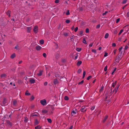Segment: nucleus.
<instances>
[{
  "label": "nucleus",
  "instance_id": "nucleus-1",
  "mask_svg": "<svg viewBox=\"0 0 129 129\" xmlns=\"http://www.w3.org/2000/svg\"><path fill=\"white\" fill-rule=\"evenodd\" d=\"M40 102L41 104L43 106L47 104L46 101L45 99L41 100Z\"/></svg>",
  "mask_w": 129,
  "mask_h": 129
},
{
  "label": "nucleus",
  "instance_id": "nucleus-2",
  "mask_svg": "<svg viewBox=\"0 0 129 129\" xmlns=\"http://www.w3.org/2000/svg\"><path fill=\"white\" fill-rule=\"evenodd\" d=\"M38 27L36 26L34 27L33 31L35 33H37L38 31Z\"/></svg>",
  "mask_w": 129,
  "mask_h": 129
},
{
  "label": "nucleus",
  "instance_id": "nucleus-3",
  "mask_svg": "<svg viewBox=\"0 0 129 129\" xmlns=\"http://www.w3.org/2000/svg\"><path fill=\"white\" fill-rule=\"evenodd\" d=\"M77 109H75V110H73L71 113L72 116H75V115L77 114Z\"/></svg>",
  "mask_w": 129,
  "mask_h": 129
},
{
  "label": "nucleus",
  "instance_id": "nucleus-4",
  "mask_svg": "<svg viewBox=\"0 0 129 129\" xmlns=\"http://www.w3.org/2000/svg\"><path fill=\"white\" fill-rule=\"evenodd\" d=\"M84 35L83 34V31L82 30H81L80 31L79 33V34L78 35L79 36H81Z\"/></svg>",
  "mask_w": 129,
  "mask_h": 129
},
{
  "label": "nucleus",
  "instance_id": "nucleus-5",
  "mask_svg": "<svg viewBox=\"0 0 129 129\" xmlns=\"http://www.w3.org/2000/svg\"><path fill=\"white\" fill-rule=\"evenodd\" d=\"M7 125H8L10 126H12V124L11 122L9 120H7L6 121Z\"/></svg>",
  "mask_w": 129,
  "mask_h": 129
},
{
  "label": "nucleus",
  "instance_id": "nucleus-6",
  "mask_svg": "<svg viewBox=\"0 0 129 129\" xmlns=\"http://www.w3.org/2000/svg\"><path fill=\"white\" fill-rule=\"evenodd\" d=\"M6 101L5 99H4L3 101V103H2L1 105L2 106L6 105Z\"/></svg>",
  "mask_w": 129,
  "mask_h": 129
},
{
  "label": "nucleus",
  "instance_id": "nucleus-7",
  "mask_svg": "<svg viewBox=\"0 0 129 129\" xmlns=\"http://www.w3.org/2000/svg\"><path fill=\"white\" fill-rule=\"evenodd\" d=\"M41 48L42 47L40 46H38L36 47V48L37 50H40L41 49Z\"/></svg>",
  "mask_w": 129,
  "mask_h": 129
},
{
  "label": "nucleus",
  "instance_id": "nucleus-8",
  "mask_svg": "<svg viewBox=\"0 0 129 129\" xmlns=\"http://www.w3.org/2000/svg\"><path fill=\"white\" fill-rule=\"evenodd\" d=\"M108 116L107 115H106L105 117H104V119L103 120V123L108 118Z\"/></svg>",
  "mask_w": 129,
  "mask_h": 129
},
{
  "label": "nucleus",
  "instance_id": "nucleus-9",
  "mask_svg": "<svg viewBox=\"0 0 129 129\" xmlns=\"http://www.w3.org/2000/svg\"><path fill=\"white\" fill-rule=\"evenodd\" d=\"M85 107L84 106H83L81 108L80 110L79 111H81V112H82V111H83L84 110V109L85 108Z\"/></svg>",
  "mask_w": 129,
  "mask_h": 129
},
{
  "label": "nucleus",
  "instance_id": "nucleus-10",
  "mask_svg": "<svg viewBox=\"0 0 129 129\" xmlns=\"http://www.w3.org/2000/svg\"><path fill=\"white\" fill-rule=\"evenodd\" d=\"M82 62L81 61H78L77 63V66H80V65L82 63Z\"/></svg>",
  "mask_w": 129,
  "mask_h": 129
},
{
  "label": "nucleus",
  "instance_id": "nucleus-11",
  "mask_svg": "<svg viewBox=\"0 0 129 129\" xmlns=\"http://www.w3.org/2000/svg\"><path fill=\"white\" fill-rule=\"evenodd\" d=\"M43 71H40L39 72L37 73V75L39 76H40L42 75Z\"/></svg>",
  "mask_w": 129,
  "mask_h": 129
},
{
  "label": "nucleus",
  "instance_id": "nucleus-12",
  "mask_svg": "<svg viewBox=\"0 0 129 129\" xmlns=\"http://www.w3.org/2000/svg\"><path fill=\"white\" fill-rule=\"evenodd\" d=\"M10 12L11 11L9 10H8L6 12L8 16L9 17H10Z\"/></svg>",
  "mask_w": 129,
  "mask_h": 129
},
{
  "label": "nucleus",
  "instance_id": "nucleus-13",
  "mask_svg": "<svg viewBox=\"0 0 129 129\" xmlns=\"http://www.w3.org/2000/svg\"><path fill=\"white\" fill-rule=\"evenodd\" d=\"M31 27H27V31L28 33L30 32Z\"/></svg>",
  "mask_w": 129,
  "mask_h": 129
},
{
  "label": "nucleus",
  "instance_id": "nucleus-14",
  "mask_svg": "<svg viewBox=\"0 0 129 129\" xmlns=\"http://www.w3.org/2000/svg\"><path fill=\"white\" fill-rule=\"evenodd\" d=\"M29 82L31 83H34L35 82V80L34 79H31L29 80Z\"/></svg>",
  "mask_w": 129,
  "mask_h": 129
},
{
  "label": "nucleus",
  "instance_id": "nucleus-15",
  "mask_svg": "<svg viewBox=\"0 0 129 129\" xmlns=\"http://www.w3.org/2000/svg\"><path fill=\"white\" fill-rule=\"evenodd\" d=\"M117 83V81H116L115 82L113 83L112 84V87L114 88L115 86V85Z\"/></svg>",
  "mask_w": 129,
  "mask_h": 129
},
{
  "label": "nucleus",
  "instance_id": "nucleus-16",
  "mask_svg": "<svg viewBox=\"0 0 129 129\" xmlns=\"http://www.w3.org/2000/svg\"><path fill=\"white\" fill-rule=\"evenodd\" d=\"M58 83V81L57 79H56L54 80V83L55 84H57Z\"/></svg>",
  "mask_w": 129,
  "mask_h": 129
},
{
  "label": "nucleus",
  "instance_id": "nucleus-17",
  "mask_svg": "<svg viewBox=\"0 0 129 129\" xmlns=\"http://www.w3.org/2000/svg\"><path fill=\"white\" fill-rule=\"evenodd\" d=\"M13 104L14 106H16L17 104V101L16 100L13 101Z\"/></svg>",
  "mask_w": 129,
  "mask_h": 129
},
{
  "label": "nucleus",
  "instance_id": "nucleus-18",
  "mask_svg": "<svg viewBox=\"0 0 129 129\" xmlns=\"http://www.w3.org/2000/svg\"><path fill=\"white\" fill-rule=\"evenodd\" d=\"M41 128V126L40 125H38L37 126L35 127V129H40Z\"/></svg>",
  "mask_w": 129,
  "mask_h": 129
},
{
  "label": "nucleus",
  "instance_id": "nucleus-19",
  "mask_svg": "<svg viewBox=\"0 0 129 129\" xmlns=\"http://www.w3.org/2000/svg\"><path fill=\"white\" fill-rule=\"evenodd\" d=\"M118 89V87H117L113 91H114L115 93H116L117 92V91Z\"/></svg>",
  "mask_w": 129,
  "mask_h": 129
},
{
  "label": "nucleus",
  "instance_id": "nucleus-20",
  "mask_svg": "<svg viewBox=\"0 0 129 129\" xmlns=\"http://www.w3.org/2000/svg\"><path fill=\"white\" fill-rule=\"evenodd\" d=\"M25 94V95H29L30 94V93L28 92V90H26V91Z\"/></svg>",
  "mask_w": 129,
  "mask_h": 129
},
{
  "label": "nucleus",
  "instance_id": "nucleus-21",
  "mask_svg": "<svg viewBox=\"0 0 129 129\" xmlns=\"http://www.w3.org/2000/svg\"><path fill=\"white\" fill-rule=\"evenodd\" d=\"M48 112V111L47 110L45 109L43 110L42 111V112L43 113H47Z\"/></svg>",
  "mask_w": 129,
  "mask_h": 129
},
{
  "label": "nucleus",
  "instance_id": "nucleus-22",
  "mask_svg": "<svg viewBox=\"0 0 129 129\" xmlns=\"http://www.w3.org/2000/svg\"><path fill=\"white\" fill-rule=\"evenodd\" d=\"M15 56V53L13 54L11 56V58L13 59L14 58Z\"/></svg>",
  "mask_w": 129,
  "mask_h": 129
},
{
  "label": "nucleus",
  "instance_id": "nucleus-23",
  "mask_svg": "<svg viewBox=\"0 0 129 129\" xmlns=\"http://www.w3.org/2000/svg\"><path fill=\"white\" fill-rule=\"evenodd\" d=\"M109 34L108 33H106L105 35V39H107L108 38L109 36Z\"/></svg>",
  "mask_w": 129,
  "mask_h": 129
},
{
  "label": "nucleus",
  "instance_id": "nucleus-24",
  "mask_svg": "<svg viewBox=\"0 0 129 129\" xmlns=\"http://www.w3.org/2000/svg\"><path fill=\"white\" fill-rule=\"evenodd\" d=\"M44 41L43 40H40V43L41 44H43L44 43Z\"/></svg>",
  "mask_w": 129,
  "mask_h": 129
},
{
  "label": "nucleus",
  "instance_id": "nucleus-25",
  "mask_svg": "<svg viewBox=\"0 0 129 129\" xmlns=\"http://www.w3.org/2000/svg\"><path fill=\"white\" fill-rule=\"evenodd\" d=\"M83 43L85 44H87L85 39V38H84L83 39Z\"/></svg>",
  "mask_w": 129,
  "mask_h": 129
},
{
  "label": "nucleus",
  "instance_id": "nucleus-26",
  "mask_svg": "<svg viewBox=\"0 0 129 129\" xmlns=\"http://www.w3.org/2000/svg\"><path fill=\"white\" fill-rule=\"evenodd\" d=\"M47 120L49 123H51L52 122V120L51 119L47 118Z\"/></svg>",
  "mask_w": 129,
  "mask_h": 129
},
{
  "label": "nucleus",
  "instance_id": "nucleus-27",
  "mask_svg": "<svg viewBox=\"0 0 129 129\" xmlns=\"http://www.w3.org/2000/svg\"><path fill=\"white\" fill-rule=\"evenodd\" d=\"M64 99L65 100L67 101V100H69V98L68 97V96H65L64 97Z\"/></svg>",
  "mask_w": 129,
  "mask_h": 129
},
{
  "label": "nucleus",
  "instance_id": "nucleus-28",
  "mask_svg": "<svg viewBox=\"0 0 129 129\" xmlns=\"http://www.w3.org/2000/svg\"><path fill=\"white\" fill-rule=\"evenodd\" d=\"M123 29H122L121 30H120V31L119 32V33L118 34V35H120L121 34V33L123 32Z\"/></svg>",
  "mask_w": 129,
  "mask_h": 129
},
{
  "label": "nucleus",
  "instance_id": "nucleus-29",
  "mask_svg": "<svg viewBox=\"0 0 129 129\" xmlns=\"http://www.w3.org/2000/svg\"><path fill=\"white\" fill-rule=\"evenodd\" d=\"M104 89V87L103 86H102L101 87V88L100 89V90L99 91L100 92L102 91Z\"/></svg>",
  "mask_w": 129,
  "mask_h": 129
},
{
  "label": "nucleus",
  "instance_id": "nucleus-30",
  "mask_svg": "<svg viewBox=\"0 0 129 129\" xmlns=\"http://www.w3.org/2000/svg\"><path fill=\"white\" fill-rule=\"evenodd\" d=\"M116 68H115L113 70V72H112L111 73V74L112 75H113V74L116 71Z\"/></svg>",
  "mask_w": 129,
  "mask_h": 129
},
{
  "label": "nucleus",
  "instance_id": "nucleus-31",
  "mask_svg": "<svg viewBox=\"0 0 129 129\" xmlns=\"http://www.w3.org/2000/svg\"><path fill=\"white\" fill-rule=\"evenodd\" d=\"M85 75V71H84L83 72V77H82L83 78L84 77Z\"/></svg>",
  "mask_w": 129,
  "mask_h": 129
},
{
  "label": "nucleus",
  "instance_id": "nucleus-32",
  "mask_svg": "<svg viewBox=\"0 0 129 129\" xmlns=\"http://www.w3.org/2000/svg\"><path fill=\"white\" fill-rule=\"evenodd\" d=\"M81 48H77L76 50L78 52H79L81 51Z\"/></svg>",
  "mask_w": 129,
  "mask_h": 129
},
{
  "label": "nucleus",
  "instance_id": "nucleus-33",
  "mask_svg": "<svg viewBox=\"0 0 129 129\" xmlns=\"http://www.w3.org/2000/svg\"><path fill=\"white\" fill-rule=\"evenodd\" d=\"M24 119H24V121L25 122H27L28 120V118H27V117H25L24 118Z\"/></svg>",
  "mask_w": 129,
  "mask_h": 129
},
{
  "label": "nucleus",
  "instance_id": "nucleus-34",
  "mask_svg": "<svg viewBox=\"0 0 129 129\" xmlns=\"http://www.w3.org/2000/svg\"><path fill=\"white\" fill-rule=\"evenodd\" d=\"M34 97L33 96H32L30 99V101H33L34 99Z\"/></svg>",
  "mask_w": 129,
  "mask_h": 129
},
{
  "label": "nucleus",
  "instance_id": "nucleus-35",
  "mask_svg": "<svg viewBox=\"0 0 129 129\" xmlns=\"http://www.w3.org/2000/svg\"><path fill=\"white\" fill-rule=\"evenodd\" d=\"M6 74H2L1 75V77L2 78H3V77H5L6 76Z\"/></svg>",
  "mask_w": 129,
  "mask_h": 129
},
{
  "label": "nucleus",
  "instance_id": "nucleus-36",
  "mask_svg": "<svg viewBox=\"0 0 129 129\" xmlns=\"http://www.w3.org/2000/svg\"><path fill=\"white\" fill-rule=\"evenodd\" d=\"M81 71V69H79L77 71L78 73L79 74L80 73Z\"/></svg>",
  "mask_w": 129,
  "mask_h": 129
},
{
  "label": "nucleus",
  "instance_id": "nucleus-37",
  "mask_svg": "<svg viewBox=\"0 0 129 129\" xmlns=\"http://www.w3.org/2000/svg\"><path fill=\"white\" fill-rule=\"evenodd\" d=\"M83 82H84V81L83 80H82L81 82H79L78 83V84L79 85L82 84H83Z\"/></svg>",
  "mask_w": 129,
  "mask_h": 129
},
{
  "label": "nucleus",
  "instance_id": "nucleus-38",
  "mask_svg": "<svg viewBox=\"0 0 129 129\" xmlns=\"http://www.w3.org/2000/svg\"><path fill=\"white\" fill-rule=\"evenodd\" d=\"M92 77L91 76H89L87 78V80H89L91 78H92Z\"/></svg>",
  "mask_w": 129,
  "mask_h": 129
},
{
  "label": "nucleus",
  "instance_id": "nucleus-39",
  "mask_svg": "<svg viewBox=\"0 0 129 129\" xmlns=\"http://www.w3.org/2000/svg\"><path fill=\"white\" fill-rule=\"evenodd\" d=\"M70 14V13L69 12V10H67V12L66 13V14L67 15H69Z\"/></svg>",
  "mask_w": 129,
  "mask_h": 129
},
{
  "label": "nucleus",
  "instance_id": "nucleus-40",
  "mask_svg": "<svg viewBox=\"0 0 129 129\" xmlns=\"http://www.w3.org/2000/svg\"><path fill=\"white\" fill-rule=\"evenodd\" d=\"M86 32L87 33H88L89 32V29L88 28H87L86 29V30H85Z\"/></svg>",
  "mask_w": 129,
  "mask_h": 129
},
{
  "label": "nucleus",
  "instance_id": "nucleus-41",
  "mask_svg": "<svg viewBox=\"0 0 129 129\" xmlns=\"http://www.w3.org/2000/svg\"><path fill=\"white\" fill-rule=\"evenodd\" d=\"M70 22V21L69 20H67L66 21V22L67 23H69Z\"/></svg>",
  "mask_w": 129,
  "mask_h": 129
},
{
  "label": "nucleus",
  "instance_id": "nucleus-42",
  "mask_svg": "<svg viewBox=\"0 0 129 129\" xmlns=\"http://www.w3.org/2000/svg\"><path fill=\"white\" fill-rule=\"evenodd\" d=\"M126 0H123L122 2V3L123 4H125L126 3Z\"/></svg>",
  "mask_w": 129,
  "mask_h": 129
},
{
  "label": "nucleus",
  "instance_id": "nucleus-43",
  "mask_svg": "<svg viewBox=\"0 0 129 129\" xmlns=\"http://www.w3.org/2000/svg\"><path fill=\"white\" fill-rule=\"evenodd\" d=\"M121 55H119L118 56V57H117L118 59L119 60H120L121 58Z\"/></svg>",
  "mask_w": 129,
  "mask_h": 129
},
{
  "label": "nucleus",
  "instance_id": "nucleus-44",
  "mask_svg": "<svg viewBox=\"0 0 129 129\" xmlns=\"http://www.w3.org/2000/svg\"><path fill=\"white\" fill-rule=\"evenodd\" d=\"M63 35L65 36H68V33H64L63 34Z\"/></svg>",
  "mask_w": 129,
  "mask_h": 129
},
{
  "label": "nucleus",
  "instance_id": "nucleus-45",
  "mask_svg": "<svg viewBox=\"0 0 129 129\" xmlns=\"http://www.w3.org/2000/svg\"><path fill=\"white\" fill-rule=\"evenodd\" d=\"M107 66H106L105 67L104 70V71H106L107 70Z\"/></svg>",
  "mask_w": 129,
  "mask_h": 129
},
{
  "label": "nucleus",
  "instance_id": "nucleus-46",
  "mask_svg": "<svg viewBox=\"0 0 129 129\" xmlns=\"http://www.w3.org/2000/svg\"><path fill=\"white\" fill-rule=\"evenodd\" d=\"M78 27H76L74 29V31L75 32H76L78 30Z\"/></svg>",
  "mask_w": 129,
  "mask_h": 129
},
{
  "label": "nucleus",
  "instance_id": "nucleus-47",
  "mask_svg": "<svg viewBox=\"0 0 129 129\" xmlns=\"http://www.w3.org/2000/svg\"><path fill=\"white\" fill-rule=\"evenodd\" d=\"M59 2V0H55V2L56 3H58Z\"/></svg>",
  "mask_w": 129,
  "mask_h": 129
},
{
  "label": "nucleus",
  "instance_id": "nucleus-48",
  "mask_svg": "<svg viewBox=\"0 0 129 129\" xmlns=\"http://www.w3.org/2000/svg\"><path fill=\"white\" fill-rule=\"evenodd\" d=\"M94 108H95L94 106H92L90 108V109L91 110H93L94 109Z\"/></svg>",
  "mask_w": 129,
  "mask_h": 129
},
{
  "label": "nucleus",
  "instance_id": "nucleus-49",
  "mask_svg": "<svg viewBox=\"0 0 129 129\" xmlns=\"http://www.w3.org/2000/svg\"><path fill=\"white\" fill-rule=\"evenodd\" d=\"M59 55L58 54H57L56 55L55 57H56V58L57 59H58V58H59Z\"/></svg>",
  "mask_w": 129,
  "mask_h": 129
},
{
  "label": "nucleus",
  "instance_id": "nucleus-50",
  "mask_svg": "<svg viewBox=\"0 0 129 129\" xmlns=\"http://www.w3.org/2000/svg\"><path fill=\"white\" fill-rule=\"evenodd\" d=\"M92 52H93L95 53H96V51L95 49H93L92 50Z\"/></svg>",
  "mask_w": 129,
  "mask_h": 129
},
{
  "label": "nucleus",
  "instance_id": "nucleus-51",
  "mask_svg": "<svg viewBox=\"0 0 129 129\" xmlns=\"http://www.w3.org/2000/svg\"><path fill=\"white\" fill-rule=\"evenodd\" d=\"M120 21V18H118L116 20V23H118Z\"/></svg>",
  "mask_w": 129,
  "mask_h": 129
},
{
  "label": "nucleus",
  "instance_id": "nucleus-52",
  "mask_svg": "<svg viewBox=\"0 0 129 129\" xmlns=\"http://www.w3.org/2000/svg\"><path fill=\"white\" fill-rule=\"evenodd\" d=\"M100 24H98V25L96 26V28H99L100 27Z\"/></svg>",
  "mask_w": 129,
  "mask_h": 129
},
{
  "label": "nucleus",
  "instance_id": "nucleus-53",
  "mask_svg": "<svg viewBox=\"0 0 129 129\" xmlns=\"http://www.w3.org/2000/svg\"><path fill=\"white\" fill-rule=\"evenodd\" d=\"M127 26H128V25H125V26H124L123 27V28H126L127 29V31H128V27Z\"/></svg>",
  "mask_w": 129,
  "mask_h": 129
},
{
  "label": "nucleus",
  "instance_id": "nucleus-54",
  "mask_svg": "<svg viewBox=\"0 0 129 129\" xmlns=\"http://www.w3.org/2000/svg\"><path fill=\"white\" fill-rule=\"evenodd\" d=\"M112 46L113 47H115L116 46V44L115 43H113L112 44Z\"/></svg>",
  "mask_w": 129,
  "mask_h": 129
},
{
  "label": "nucleus",
  "instance_id": "nucleus-55",
  "mask_svg": "<svg viewBox=\"0 0 129 129\" xmlns=\"http://www.w3.org/2000/svg\"><path fill=\"white\" fill-rule=\"evenodd\" d=\"M108 11H106V12H105V13H103V15H106V13H108Z\"/></svg>",
  "mask_w": 129,
  "mask_h": 129
},
{
  "label": "nucleus",
  "instance_id": "nucleus-56",
  "mask_svg": "<svg viewBox=\"0 0 129 129\" xmlns=\"http://www.w3.org/2000/svg\"><path fill=\"white\" fill-rule=\"evenodd\" d=\"M128 48V46H127V45H126L124 49L125 50H127V49Z\"/></svg>",
  "mask_w": 129,
  "mask_h": 129
},
{
  "label": "nucleus",
  "instance_id": "nucleus-57",
  "mask_svg": "<svg viewBox=\"0 0 129 129\" xmlns=\"http://www.w3.org/2000/svg\"><path fill=\"white\" fill-rule=\"evenodd\" d=\"M43 56L44 57H46V54L45 53H44L43 54Z\"/></svg>",
  "mask_w": 129,
  "mask_h": 129
},
{
  "label": "nucleus",
  "instance_id": "nucleus-58",
  "mask_svg": "<svg viewBox=\"0 0 129 129\" xmlns=\"http://www.w3.org/2000/svg\"><path fill=\"white\" fill-rule=\"evenodd\" d=\"M108 55V53H105V54L104 55V57H106Z\"/></svg>",
  "mask_w": 129,
  "mask_h": 129
},
{
  "label": "nucleus",
  "instance_id": "nucleus-59",
  "mask_svg": "<svg viewBox=\"0 0 129 129\" xmlns=\"http://www.w3.org/2000/svg\"><path fill=\"white\" fill-rule=\"evenodd\" d=\"M79 9V11H82V10H83V8H82V7H80Z\"/></svg>",
  "mask_w": 129,
  "mask_h": 129
},
{
  "label": "nucleus",
  "instance_id": "nucleus-60",
  "mask_svg": "<svg viewBox=\"0 0 129 129\" xmlns=\"http://www.w3.org/2000/svg\"><path fill=\"white\" fill-rule=\"evenodd\" d=\"M47 82H45L44 83V85H45V86L46 85H47Z\"/></svg>",
  "mask_w": 129,
  "mask_h": 129
},
{
  "label": "nucleus",
  "instance_id": "nucleus-61",
  "mask_svg": "<svg viewBox=\"0 0 129 129\" xmlns=\"http://www.w3.org/2000/svg\"><path fill=\"white\" fill-rule=\"evenodd\" d=\"M122 47H121L119 48V52L121 51V50H122Z\"/></svg>",
  "mask_w": 129,
  "mask_h": 129
},
{
  "label": "nucleus",
  "instance_id": "nucleus-62",
  "mask_svg": "<svg viewBox=\"0 0 129 129\" xmlns=\"http://www.w3.org/2000/svg\"><path fill=\"white\" fill-rule=\"evenodd\" d=\"M93 45V43H91L89 45V46L90 47H91Z\"/></svg>",
  "mask_w": 129,
  "mask_h": 129
},
{
  "label": "nucleus",
  "instance_id": "nucleus-63",
  "mask_svg": "<svg viewBox=\"0 0 129 129\" xmlns=\"http://www.w3.org/2000/svg\"><path fill=\"white\" fill-rule=\"evenodd\" d=\"M121 39L120 38H119L118 39V41H121Z\"/></svg>",
  "mask_w": 129,
  "mask_h": 129
},
{
  "label": "nucleus",
  "instance_id": "nucleus-64",
  "mask_svg": "<svg viewBox=\"0 0 129 129\" xmlns=\"http://www.w3.org/2000/svg\"><path fill=\"white\" fill-rule=\"evenodd\" d=\"M127 16L128 17H129V12L127 13Z\"/></svg>",
  "mask_w": 129,
  "mask_h": 129
}]
</instances>
